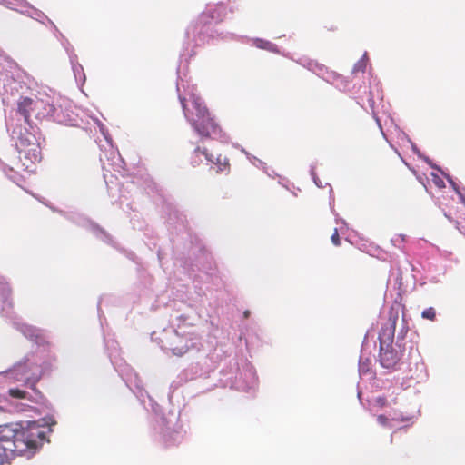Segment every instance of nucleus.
<instances>
[{
    "label": "nucleus",
    "instance_id": "f257e3e1",
    "mask_svg": "<svg viewBox=\"0 0 465 465\" xmlns=\"http://www.w3.org/2000/svg\"><path fill=\"white\" fill-rule=\"evenodd\" d=\"M45 438V433L43 428L35 421L16 423L17 455H23L28 450H36L42 446Z\"/></svg>",
    "mask_w": 465,
    "mask_h": 465
},
{
    "label": "nucleus",
    "instance_id": "f03ea898",
    "mask_svg": "<svg viewBox=\"0 0 465 465\" xmlns=\"http://www.w3.org/2000/svg\"><path fill=\"white\" fill-rule=\"evenodd\" d=\"M16 424L0 425V465L9 463L17 456Z\"/></svg>",
    "mask_w": 465,
    "mask_h": 465
},
{
    "label": "nucleus",
    "instance_id": "7ed1b4c3",
    "mask_svg": "<svg viewBox=\"0 0 465 465\" xmlns=\"http://www.w3.org/2000/svg\"><path fill=\"white\" fill-rule=\"evenodd\" d=\"M180 102L183 110L185 118L189 121L193 128L202 137H211L213 134L220 133V127L214 119L211 116L210 113L206 117L194 119V114L188 109L185 98L180 97Z\"/></svg>",
    "mask_w": 465,
    "mask_h": 465
},
{
    "label": "nucleus",
    "instance_id": "20e7f679",
    "mask_svg": "<svg viewBox=\"0 0 465 465\" xmlns=\"http://www.w3.org/2000/svg\"><path fill=\"white\" fill-rule=\"evenodd\" d=\"M54 110L53 104L41 99L33 100L29 97H24L18 103V112L24 116L25 122L29 121L30 113L33 111H38V117H45V115L54 114Z\"/></svg>",
    "mask_w": 465,
    "mask_h": 465
},
{
    "label": "nucleus",
    "instance_id": "39448f33",
    "mask_svg": "<svg viewBox=\"0 0 465 465\" xmlns=\"http://www.w3.org/2000/svg\"><path fill=\"white\" fill-rule=\"evenodd\" d=\"M19 160L22 166L26 171H33L34 166L36 163L41 161V148L39 143H32L31 147L25 148L22 145V149L18 150Z\"/></svg>",
    "mask_w": 465,
    "mask_h": 465
},
{
    "label": "nucleus",
    "instance_id": "423d86ee",
    "mask_svg": "<svg viewBox=\"0 0 465 465\" xmlns=\"http://www.w3.org/2000/svg\"><path fill=\"white\" fill-rule=\"evenodd\" d=\"M173 355L183 356L189 351V339L181 336L176 331L171 336L168 341V347Z\"/></svg>",
    "mask_w": 465,
    "mask_h": 465
},
{
    "label": "nucleus",
    "instance_id": "0eeeda50",
    "mask_svg": "<svg viewBox=\"0 0 465 465\" xmlns=\"http://www.w3.org/2000/svg\"><path fill=\"white\" fill-rule=\"evenodd\" d=\"M380 361L384 368H393L399 361L397 351H395L392 348L383 349L381 347Z\"/></svg>",
    "mask_w": 465,
    "mask_h": 465
},
{
    "label": "nucleus",
    "instance_id": "6e6552de",
    "mask_svg": "<svg viewBox=\"0 0 465 465\" xmlns=\"http://www.w3.org/2000/svg\"><path fill=\"white\" fill-rule=\"evenodd\" d=\"M188 109L190 112L194 114V119L203 118L204 116L206 117L210 113L199 97L193 98L192 102V109Z\"/></svg>",
    "mask_w": 465,
    "mask_h": 465
},
{
    "label": "nucleus",
    "instance_id": "1a4fd4ad",
    "mask_svg": "<svg viewBox=\"0 0 465 465\" xmlns=\"http://www.w3.org/2000/svg\"><path fill=\"white\" fill-rule=\"evenodd\" d=\"M32 143H39L35 136L27 130H25L24 133L21 132L16 143L17 149H22V145H24L25 148L31 147Z\"/></svg>",
    "mask_w": 465,
    "mask_h": 465
},
{
    "label": "nucleus",
    "instance_id": "9d476101",
    "mask_svg": "<svg viewBox=\"0 0 465 465\" xmlns=\"http://www.w3.org/2000/svg\"><path fill=\"white\" fill-rule=\"evenodd\" d=\"M408 418L403 417L402 414L394 413L392 416L388 417L383 414H380L377 416L378 423L382 427H391L392 421L403 422L407 421Z\"/></svg>",
    "mask_w": 465,
    "mask_h": 465
},
{
    "label": "nucleus",
    "instance_id": "9b49d317",
    "mask_svg": "<svg viewBox=\"0 0 465 465\" xmlns=\"http://www.w3.org/2000/svg\"><path fill=\"white\" fill-rule=\"evenodd\" d=\"M202 155H204L209 162L213 163V157L207 153L205 149L201 150L200 147H197L193 153V163L194 166L200 163Z\"/></svg>",
    "mask_w": 465,
    "mask_h": 465
},
{
    "label": "nucleus",
    "instance_id": "f8f14e48",
    "mask_svg": "<svg viewBox=\"0 0 465 465\" xmlns=\"http://www.w3.org/2000/svg\"><path fill=\"white\" fill-rule=\"evenodd\" d=\"M254 45L256 47H258L260 49H264V50H268L271 52H277V47L274 44H272L269 41L263 40V39H259V38L255 39Z\"/></svg>",
    "mask_w": 465,
    "mask_h": 465
},
{
    "label": "nucleus",
    "instance_id": "ddd939ff",
    "mask_svg": "<svg viewBox=\"0 0 465 465\" xmlns=\"http://www.w3.org/2000/svg\"><path fill=\"white\" fill-rule=\"evenodd\" d=\"M8 394L15 399H29L27 391L17 388H12L8 390Z\"/></svg>",
    "mask_w": 465,
    "mask_h": 465
},
{
    "label": "nucleus",
    "instance_id": "4468645a",
    "mask_svg": "<svg viewBox=\"0 0 465 465\" xmlns=\"http://www.w3.org/2000/svg\"><path fill=\"white\" fill-rule=\"evenodd\" d=\"M225 15V7L223 5H218L211 11V17L215 20H222Z\"/></svg>",
    "mask_w": 465,
    "mask_h": 465
},
{
    "label": "nucleus",
    "instance_id": "2eb2a0df",
    "mask_svg": "<svg viewBox=\"0 0 465 465\" xmlns=\"http://www.w3.org/2000/svg\"><path fill=\"white\" fill-rule=\"evenodd\" d=\"M421 317L426 320L435 321L436 311L433 307H429L421 312Z\"/></svg>",
    "mask_w": 465,
    "mask_h": 465
},
{
    "label": "nucleus",
    "instance_id": "dca6fc26",
    "mask_svg": "<svg viewBox=\"0 0 465 465\" xmlns=\"http://www.w3.org/2000/svg\"><path fill=\"white\" fill-rule=\"evenodd\" d=\"M398 316H399L398 312H393L392 311L390 312V317H389V320L391 322L390 331L392 336L394 335V332H395Z\"/></svg>",
    "mask_w": 465,
    "mask_h": 465
},
{
    "label": "nucleus",
    "instance_id": "f3484780",
    "mask_svg": "<svg viewBox=\"0 0 465 465\" xmlns=\"http://www.w3.org/2000/svg\"><path fill=\"white\" fill-rule=\"evenodd\" d=\"M40 377H27L25 379L24 382L25 385L29 386L32 390L36 391V383L38 382Z\"/></svg>",
    "mask_w": 465,
    "mask_h": 465
},
{
    "label": "nucleus",
    "instance_id": "a211bd4d",
    "mask_svg": "<svg viewBox=\"0 0 465 465\" xmlns=\"http://www.w3.org/2000/svg\"><path fill=\"white\" fill-rule=\"evenodd\" d=\"M331 242L335 246H339L341 244V238H340V235H339L337 228L334 229V231H333V232H332V234L331 236Z\"/></svg>",
    "mask_w": 465,
    "mask_h": 465
},
{
    "label": "nucleus",
    "instance_id": "6ab92c4d",
    "mask_svg": "<svg viewBox=\"0 0 465 465\" xmlns=\"http://www.w3.org/2000/svg\"><path fill=\"white\" fill-rule=\"evenodd\" d=\"M386 404H387V399L385 397H377L374 400V405L378 406L380 408L386 406Z\"/></svg>",
    "mask_w": 465,
    "mask_h": 465
},
{
    "label": "nucleus",
    "instance_id": "aec40b11",
    "mask_svg": "<svg viewBox=\"0 0 465 465\" xmlns=\"http://www.w3.org/2000/svg\"><path fill=\"white\" fill-rule=\"evenodd\" d=\"M435 183L438 185V186H444V183L442 180L439 179V181L435 182Z\"/></svg>",
    "mask_w": 465,
    "mask_h": 465
},
{
    "label": "nucleus",
    "instance_id": "412c9836",
    "mask_svg": "<svg viewBox=\"0 0 465 465\" xmlns=\"http://www.w3.org/2000/svg\"><path fill=\"white\" fill-rule=\"evenodd\" d=\"M23 368H24V366H23L22 364H19V365L17 366L16 371H19V372H22V371H23Z\"/></svg>",
    "mask_w": 465,
    "mask_h": 465
},
{
    "label": "nucleus",
    "instance_id": "4be33fe9",
    "mask_svg": "<svg viewBox=\"0 0 465 465\" xmlns=\"http://www.w3.org/2000/svg\"><path fill=\"white\" fill-rule=\"evenodd\" d=\"M248 314H249V312H248V311H246V312H244V316H245V317H247V316H248Z\"/></svg>",
    "mask_w": 465,
    "mask_h": 465
},
{
    "label": "nucleus",
    "instance_id": "5701e85b",
    "mask_svg": "<svg viewBox=\"0 0 465 465\" xmlns=\"http://www.w3.org/2000/svg\"><path fill=\"white\" fill-rule=\"evenodd\" d=\"M4 411L3 407L0 406V411Z\"/></svg>",
    "mask_w": 465,
    "mask_h": 465
}]
</instances>
